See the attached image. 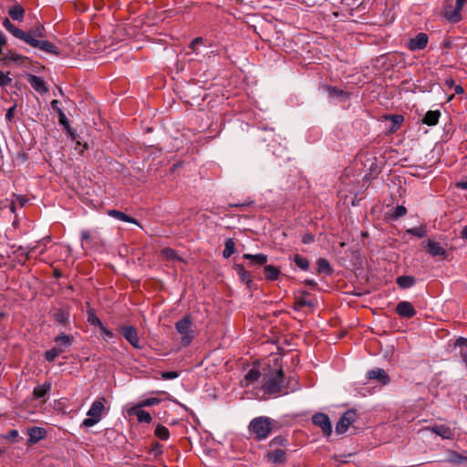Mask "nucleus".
<instances>
[{
  "instance_id": "f257e3e1",
  "label": "nucleus",
  "mask_w": 467,
  "mask_h": 467,
  "mask_svg": "<svg viewBox=\"0 0 467 467\" xmlns=\"http://www.w3.org/2000/svg\"><path fill=\"white\" fill-rule=\"evenodd\" d=\"M285 373L282 368L271 371L264 377L262 389L267 395H285L298 388V382L289 379L286 385H284Z\"/></svg>"
},
{
  "instance_id": "f03ea898",
  "label": "nucleus",
  "mask_w": 467,
  "mask_h": 467,
  "mask_svg": "<svg viewBox=\"0 0 467 467\" xmlns=\"http://www.w3.org/2000/svg\"><path fill=\"white\" fill-rule=\"evenodd\" d=\"M3 26L5 28L10 32L15 37L25 41L29 46L38 48L42 51H45L49 54H53L56 56H60V49L55 46L53 43L47 40H33L29 37L28 35H26V32L22 29L17 28L15 25H13L8 18H5L3 21Z\"/></svg>"
},
{
  "instance_id": "7ed1b4c3",
  "label": "nucleus",
  "mask_w": 467,
  "mask_h": 467,
  "mask_svg": "<svg viewBox=\"0 0 467 467\" xmlns=\"http://www.w3.org/2000/svg\"><path fill=\"white\" fill-rule=\"evenodd\" d=\"M273 430V420L268 417L260 416L251 420L249 431L254 435V439L262 441L266 439Z\"/></svg>"
},
{
  "instance_id": "20e7f679",
  "label": "nucleus",
  "mask_w": 467,
  "mask_h": 467,
  "mask_svg": "<svg viewBox=\"0 0 467 467\" xmlns=\"http://www.w3.org/2000/svg\"><path fill=\"white\" fill-rule=\"evenodd\" d=\"M192 327V317L190 315L184 316L175 323V328L181 334V342L183 347L189 346L194 338Z\"/></svg>"
},
{
  "instance_id": "39448f33",
  "label": "nucleus",
  "mask_w": 467,
  "mask_h": 467,
  "mask_svg": "<svg viewBox=\"0 0 467 467\" xmlns=\"http://www.w3.org/2000/svg\"><path fill=\"white\" fill-rule=\"evenodd\" d=\"M105 399L102 398L100 400H95L92 404L88 411L87 412V415L88 418H86L82 423V427H92L95 424H97L102 417V413L105 410L104 406Z\"/></svg>"
},
{
  "instance_id": "423d86ee",
  "label": "nucleus",
  "mask_w": 467,
  "mask_h": 467,
  "mask_svg": "<svg viewBox=\"0 0 467 467\" xmlns=\"http://www.w3.org/2000/svg\"><path fill=\"white\" fill-rule=\"evenodd\" d=\"M358 418V411L355 409L348 410L336 424V432L337 434L345 433L349 426L353 424Z\"/></svg>"
},
{
  "instance_id": "0eeeda50",
  "label": "nucleus",
  "mask_w": 467,
  "mask_h": 467,
  "mask_svg": "<svg viewBox=\"0 0 467 467\" xmlns=\"http://www.w3.org/2000/svg\"><path fill=\"white\" fill-rule=\"evenodd\" d=\"M122 337L136 349H141L138 330L134 326H120L119 327Z\"/></svg>"
},
{
  "instance_id": "6e6552de",
  "label": "nucleus",
  "mask_w": 467,
  "mask_h": 467,
  "mask_svg": "<svg viewBox=\"0 0 467 467\" xmlns=\"http://www.w3.org/2000/svg\"><path fill=\"white\" fill-rule=\"evenodd\" d=\"M313 424L321 428L323 434L328 437L332 433V425L328 416L325 413L317 412L312 417Z\"/></svg>"
},
{
  "instance_id": "1a4fd4ad",
  "label": "nucleus",
  "mask_w": 467,
  "mask_h": 467,
  "mask_svg": "<svg viewBox=\"0 0 467 467\" xmlns=\"http://www.w3.org/2000/svg\"><path fill=\"white\" fill-rule=\"evenodd\" d=\"M88 318L87 321L89 325L98 327L102 335H104L107 338H113L115 334L108 329L101 320L96 316L95 310L93 308H89L87 311Z\"/></svg>"
},
{
  "instance_id": "9d476101",
  "label": "nucleus",
  "mask_w": 467,
  "mask_h": 467,
  "mask_svg": "<svg viewBox=\"0 0 467 467\" xmlns=\"http://www.w3.org/2000/svg\"><path fill=\"white\" fill-rule=\"evenodd\" d=\"M454 12H456V4L453 5V0H445L442 7V15L451 23H457L462 19L461 10H457V16H452Z\"/></svg>"
},
{
  "instance_id": "9b49d317",
  "label": "nucleus",
  "mask_w": 467,
  "mask_h": 467,
  "mask_svg": "<svg viewBox=\"0 0 467 467\" xmlns=\"http://www.w3.org/2000/svg\"><path fill=\"white\" fill-rule=\"evenodd\" d=\"M429 37L425 33H419L415 37L410 39L406 47L410 51L422 50L427 47Z\"/></svg>"
},
{
  "instance_id": "f8f14e48",
  "label": "nucleus",
  "mask_w": 467,
  "mask_h": 467,
  "mask_svg": "<svg viewBox=\"0 0 467 467\" xmlns=\"http://www.w3.org/2000/svg\"><path fill=\"white\" fill-rule=\"evenodd\" d=\"M54 342L56 344L55 348L61 349L62 354L72 346L74 337L62 332L54 337Z\"/></svg>"
},
{
  "instance_id": "ddd939ff",
  "label": "nucleus",
  "mask_w": 467,
  "mask_h": 467,
  "mask_svg": "<svg viewBox=\"0 0 467 467\" xmlns=\"http://www.w3.org/2000/svg\"><path fill=\"white\" fill-rule=\"evenodd\" d=\"M27 434L29 438L26 441V446L31 447L44 439L47 435V431L41 427H32L27 430Z\"/></svg>"
},
{
  "instance_id": "4468645a",
  "label": "nucleus",
  "mask_w": 467,
  "mask_h": 467,
  "mask_svg": "<svg viewBox=\"0 0 467 467\" xmlns=\"http://www.w3.org/2000/svg\"><path fill=\"white\" fill-rule=\"evenodd\" d=\"M395 311L400 317L406 318H411L416 315L414 306L408 301H401L398 303Z\"/></svg>"
},
{
  "instance_id": "2eb2a0df",
  "label": "nucleus",
  "mask_w": 467,
  "mask_h": 467,
  "mask_svg": "<svg viewBox=\"0 0 467 467\" xmlns=\"http://www.w3.org/2000/svg\"><path fill=\"white\" fill-rule=\"evenodd\" d=\"M367 378L368 379H376L383 386L389 384L390 381L389 376L387 372L383 368H379L368 370L367 372Z\"/></svg>"
},
{
  "instance_id": "dca6fc26",
  "label": "nucleus",
  "mask_w": 467,
  "mask_h": 467,
  "mask_svg": "<svg viewBox=\"0 0 467 467\" xmlns=\"http://www.w3.org/2000/svg\"><path fill=\"white\" fill-rule=\"evenodd\" d=\"M2 60L5 65H8L10 62H15L18 65H25L29 62V58L27 57L16 54L13 51L6 52Z\"/></svg>"
},
{
  "instance_id": "f3484780",
  "label": "nucleus",
  "mask_w": 467,
  "mask_h": 467,
  "mask_svg": "<svg viewBox=\"0 0 467 467\" xmlns=\"http://www.w3.org/2000/svg\"><path fill=\"white\" fill-rule=\"evenodd\" d=\"M53 320L55 323L58 325H62L63 327H67L69 324V317L70 313L68 309L66 308H57L52 315Z\"/></svg>"
},
{
  "instance_id": "a211bd4d",
  "label": "nucleus",
  "mask_w": 467,
  "mask_h": 467,
  "mask_svg": "<svg viewBox=\"0 0 467 467\" xmlns=\"http://www.w3.org/2000/svg\"><path fill=\"white\" fill-rule=\"evenodd\" d=\"M430 430L436 435L441 436L443 439L451 440L454 437V431L449 426L444 424L434 425L430 427Z\"/></svg>"
},
{
  "instance_id": "6ab92c4d",
  "label": "nucleus",
  "mask_w": 467,
  "mask_h": 467,
  "mask_svg": "<svg viewBox=\"0 0 467 467\" xmlns=\"http://www.w3.org/2000/svg\"><path fill=\"white\" fill-rule=\"evenodd\" d=\"M27 80L31 87L40 94L48 91V88H47L46 83L42 78L35 75H28Z\"/></svg>"
},
{
  "instance_id": "aec40b11",
  "label": "nucleus",
  "mask_w": 467,
  "mask_h": 467,
  "mask_svg": "<svg viewBox=\"0 0 467 467\" xmlns=\"http://www.w3.org/2000/svg\"><path fill=\"white\" fill-rule=\"evenodd\" d=\"M427 252L431 256H445L446 250L440 244V243L429 240L426 244Z\"/></svg>"
},
{
  "instance_id": "412c9836",
  "label": "nucleus",
  "mask_w": 467,
  "mask_h": 467,
  "mask_svg": "<svg viewBox=\"0 0 467 467\" xmlns=\"http://www.w3.org/2000/svg\"><path fill=\"white\" fill-rule=\"evenodd\" d=\"M243 258L245 260H249V265H258V266L264 265L265 266L268 261L267 255L264 254H244L243 255Z\"/></svg>"
},
{
  "instance_id": "4be33fe9",
  "label": "nucleus",
  "mask_w": 467,
  "mask_h": 467,
  "mask_svg": "<svg viewBox=\"0 0 467 467\" xmlns=\"http://www.w3.org/2000/svg\"><path fill=\"white\" fill-rule=\"evenodd\" d=\"M52 384L50 381H46L42 385L36 386L33 390V397L36 400L44 399L46 400V397L51 390Z\"/></svg>"
},
{
  "instance_id": "5701e85b",
  "label": "nucleus",
  "mask_w": 467,
  "mask_h": 467,
  "mask_svg": "<svg viewBox=\"0 0 467 467\" xmlns=\"http://www.w3.org/2000/svg\"><path fill=\"white\" fill-rule=\"evenodd\" d=\"M323 88L328 93L330 98H340L342 100H346L350 97L349 92L339 89L337 87L326 85Z\"/></svg>"
},
{
  "instance_id": "b1692460",
  "label": "nucleus",
  "mask_w": 467,
  "mask_h": 467,
  "mask_svg": "<svg viewBox=\"0 0 467 467\" xmlns=\"http://www.w3.org/2000/svg\"><path fill=\"white\" fill-rule=\"evenodd\" d=\"M267 458L269 461H271L275 464H281L284 463L286 460V454L285 451L281 449H275L273 451H270L267 453Z\"/></svg>"
},
{
  "instance_id": "393cba45",
  "label": "nucleus",
  "mask_w": 467,
  "mask_h": 467,
  "mask_svg": "<svg viewBox=\"0 0 467 467\" xmlns=\"http://www.w3.org/2000/svg\"><path fill=\"white\" fill-rule=\"evenodd\" d=\"M107 213L109 216H111V217H113V218H115L117 220H119V221H122V222H126V223H134V224H139L138 221L135 218L126 214L125 213H123L121 211H119V210H109L107 212Z\"/></svg>"
},
{
  "instance_id": "a878e982",
  "label": "nucleus",
  "mask_w": 467,
  "mask_h": 467,
  "mask_svg": "<svg viewBox=\"0 0 467 467\" xmlns=\"http://www.w3.org/2000/svg\"><path fill=\"white\" fill-rule=\"evenodd\" d=\"M334 270L330 265L329 262L326 258H319L317 261V274H325L327 275H331Z\"/></svg>"
},
{
  "instance_id": "bb28decb",
  "label": "nucleus",
  "mask_w": 467,
  "mask_h": 467,
  "mask_svg": "<svg viewBox=\"0 0 467 467\" xmlns=\"http://www.w3.org/2000/svg\"><path fill=\"white\" fill-rule=\"evenodd\" d=\"M160 254L163 259H165L168 262L182 261V258L178 255L177 252L171 247H165L161 249Z\"/></svg>"
},
{
  "instance_id": "cd10ccee",
  "label": "nucleus",
  "mask_w": 467,
  "mask_h": 467,
  "mask_svg": "<svg viewBox=\"0 0 467 467\" xmlns=\"http://www.w3.org/2000/svg\"><path fill=\"white\" fill-rule=\"evenodd\" d=\"M280 274L279 268L275 265H265L264 267L265 278L268 281L277 280Z\"/></svg>"
},
{
  "instance_id": "c85d7f7f",
  "label": "nucleus",
  "mask_w": 467,
  "mask_h": 467,
  "mask_svg": "<svg viewBox=\"0 0 467 467\" xmlns=\"http://www.w3.org/2000/svg\"><path fill=\"white\" fill-rule=\"evenodd\" d=\"M441 117L440 110H429L422 119V123L428 126H434L438 123Z\"/></svg>"
},
{
  "instance_id": "c756f323",
  "label": "nucleus",
  "mask_w": 467,
  "mask_h": 467,
  "mask_svg": "<svg viewBox=\"0 0 467 467\" xmlns=\"http://www.w3.org/2000/svg\"><path fill=\"white\" fill-rule=\"evenodd\" d=\"M8 15L14 20L22 21L25 15V9L20 5H15L9 8Z\"/></svg>"
},
{
  "instance_id": "7c9ffc66",
  "label": "nucleus",
  "mask_w": 467,
  "mask_h": 467,
  "mask_svg": "<svg viewBox=\"0 0 467 467\" xmlns=\"http://www.w3.org/2000/svg\"><path fill=\"white\" fill-rule=\"evenodd\" d=\"M400 288L407 289L415 285V278L411 275H400L396 280Z\"/></svg>"
},
{
  "instance_id": "2f4dec72",
  "label": "nucleus",
  "mask_w": 467,
  "mask_h": 467,
  "mask_svg": "<svg viewBox=\"0 0 467 467\" xmlns=\"http://www.w3.org/2000/svg\"><path fill=\"white\" fill-rule=\"evenodd\" d=\"M235 243L233 238H228L224 243V250L223 251V256L224 258L231 257L235 253Z\"/></svg>"
},
{
  "instance_id": "473e14b6",
  "label": "nucleus",
  "mask_w": 467,
  "mask_h": 467,
  "mask_svg": "<svg viewBox=\"0 0 467 467\" xmlns=\"http://www.w3.org/2000/svg\"><path fill=\"white\" fill-rule=\"evenodd\" d=\"M154 435L162 441H167L170 438V431L167 427L159 423L155 428Z\"/></svg>"
},
{
  "instance_id": "72a5a7b5",
  "label": "nucleus",
  "mask_w": 467,
  "mask_h": 467,
  "mask_svg": "<svg viewBox=\"0 0 467 467\" xmlns=\"http://www.w3.org/2000/svg\"><path fill=\"white\" fill-rule=\"evenodd\" d=\"M261 377V373L256 368L250 369L244 376L245 386L257 381Z\"/></svg>"
},
{
  "instance_id": "f704fd0d",
  "label": "nucleus",
  "mask_w": 467,
  "mask_h": 467,
  "mask_svg": "<svg viewBox=\"0 0 467 467\" xmlns=\"http://www.w3.org/2000/svg\"><path fill=\"white\" fill-rule=\"evenodd\" d=\"M294 262L296 265V266L303 271H307L309 269V260L298 254H295Z\"/></svg>"
},
{
  "instance_id": "c9c22d12",
  "label": "nucleus",
  "mask_w": 467,
  "mask_h": 467,
  "mask_svg": "<svg viewBox=\"0 0 467 467\" xmlns=\"http://www.w3.org/2000/svg\"><path fill=\"white\" fill-rule=\"evenodd\" d=\"M45 27L43 26H37L31 28L28 32H26V35H28L29 37L33 40H37L36 37H44L45 36Z\"/></svg>"
},
{
  "instance_id": "e433bc0d",
  "label": "nucleus",
  "mask_w": 467,
  "mask_h": 467,
  "mask_svg": "<svg viewBox=\"0 0 467 467\" xmlns=\"http://www.w3.org/2000/svg\"><path fill=\"white\" fill-rule=\"evenodd\" d=\"M406 232L408 234L416 236L418 238H423L427 235V229H426V226H424V225L407 229Z\"/></svg>"
},
{
  "instance_id": "4c0bfd02",
  "label": "nucleus",
  "mask_w": 467,
  "mask_h": 467,
  "mask_svg": "<svg viewBox=\"0 0 467 467\" xmlns=\"http://www.w3.org/2000/svg\"><path fill=\"white\" fill-rule=\"evenodd\" d=\"M59 355H61V349L56 348L55 347L45 351L43 354L44 358L48 362L54 361Z\"/></svg>"
},
{
  "instance_id": "58836bf2",
  "label": "nucleus",
  "mask_w": 467,
  "mask_h": 467,
  "mask_svg": "<svg viewBox=\"0 0 467 467\" xmlns=\"http://www.w3.org/2000/svg\"><path fill=\"white\" fill-rule=\"evenodd\" d=\"M387 119H389L391 120V131H396L404 120L403 116L400 114L388 116Z\"/></svg>"
},
{
  "instance_id": "ea45409f",
  "label": "nucleus",
  "mask_w": 467,
  "mask_h": 467,
  "mask_svg": "<svg viewBox=\"0 0 467 467\" xmlns=\"http://www.w3.org/2000/svg\"><path fill=\"white\" fill-rule=\"evenodd\" d=\"M407 213V209L405 206L403 205H397L395 208H394V211L389 214V218L391 220H398L399 218L406 215Z\"/></svg>"
},
{
  "instance_id": "a19ab883",
  "label": "nucleus",
  "mask_w": 467,
  "mask_h": 467,
  "mask_svg": "<svg viewBox=\"0 0 467 467\" xmlns=\"http://www.w3.org/2000/svg\"><path fill=\"white\" fill-rule=\"evenodd\" d=\"M136 416L139 422L150 423L152 420L151 415L144 410H139Z\"/></svg>"
},
{
  "instance_id": "79ce46f5",
  "label": "nucleus",
  "mask_w": 467,
  "mask_h": 467,
  "mask_svg": "<svg viewBox=\"0 0 467 467\" xmlns=\"http://www.w3.org/2000/svg\"><path fill=\"white\" fill-rule=\"evenodd\" d=\"M313 306H314L313 303H311L310 301H307L304 297H299L296 300V302L294 304V309L296 311H299L305 306L312 307Z\"/></svg>"
},
{
  "instance_id": "37998d69",
  "label": "nucleus",
  "mask_w": 467,
  "mask_h": 467,
  "mask_svg": "<svg viewBox=\"0 0 467 467\" xmlns=\"http://www.w3.org/2000/svg\"><path fill=\"white\" fill-rule=\"evenodd\" d=\"M4 439L11 442H18L22 438L19 437L17 430H10L6 434L4 435Z\"/></svg>"
},
{
  "instance_id": "c03bdc74",
  "label": "nucleus",
  "mask_w": 467,
  "mask_h": 467,
  "mask_svg": "<svg viewBox=\"0 0 467 467\" xmlns=\"http://www.w3.org/2000/svg\"><path fill=\"white\" fill-rule=\"evenodd\" d=\"M37 244L35 245H26V246H18V250H23V254H25V261L29 260L31 254L36 251Z\"/></svg>"
},
{
  "instance_id": "a18cd8bd",
  "label": "nucleus",
  "mask_w": 467,
  "mask_h": 467,
  "mask_svg": "<svg viewBox=\"0 0 467 467\" xmlns=\"http://www.w3.org/2000/svg\"><path fill=\"white\" fill-rule=\"evenodd\" d=\"M58 122L60 125L63 126V128L66 130H69V121L67 119V118L66 117L65 113L63 112V110H58Z\"/></svg>"
},
{
  "instance_id": "49530a36",
  "label": "nucleus",
  "mask_w": 467,
  "mask_h": 467,
  "mask_svg": "<svg viewBox=\"0 0 467 467\" xmlns=\"http://www.w3.org/2000/svg\"><path fill=\"white\" fill-rule=\"evenodd\" d=\"M239 278L242 282L245 283L248 287L251 286V284L253 283V278L251 276L250 272L245 270L244 272L239 275Z\"/></svg>"
},
{
  "instance_id": "de8ad7c7",
  "label": "nucleus",
  "mask_w": 467,
  "mask_h": 467,
  "mask_svg": "<svg viewBox=\"0 0 467 467\" xmlns=\"http://www.w3.org/2000/svg\"><path fill=\"white\" fill-rule=\"evenodd\" d=\"M12 82L11 78H9L8 74H5L0 70V86L6 87Z\"/></svg>"
},
{
  "instance_id": "09e8293b",
  "label": "nucleus",
  "mask_w": 467,
  "mask_h": 467,
  "mask_svg": "<svg viewBox=\"0 0 467 467\" xmlns=\"http://www.w3.org/2000/svg\"><path fill=\"white\" fill-rule=\"evenodd\" d=\"M162 447L163 446L160 442H153L150 452L153 453L154 456L160 455L162 453Z\"/></svg>"
},
{
  "instance_id": "8fccbe9b",
  "label": "nucleus",
  "mask_w": 467,
  "mask_h": 467,
  "mask_svg": "<svg viewBox=\"0 0 467 467\" xmlns=\"http://www.w3.org/2000/svg\"><path fill=\"white\" fill-rule=\"evenodd\" d=\"M287 442V440L283 437V436H277V437H275L271 441H270V445L273 446V445H280V446H285Z\"/></svg>"
},
{
  "instance_id": "3c124183",
  "label": "nucleus",
  "mask_w": 467,
  "mask_h": 467,
  "mask_svg": "<svg viewBox=\"0 0 467 467\" xmlns=\"http://www.w3.org/2000/svg\"><path fill=\"white\" fill-rule=\"evenodd\" d=\"M179 373L177 371H164L161 372V379L164 380L173 379L178 378Z\"/></svg>"
},
{
  "instance_id": "603ef678",
  "label": "nucleus",
  "mask_w": 467,
  "mask_h": 467,
  "mask_svg": "<svg viewBox=\"0 0 467 467\" xmlns=\"http://www.w3.org/2000/svg\"><path fill=\"white\" fill-rule=\"evenodd\" d=\"M302 242L305 244H309L315 242V235L311 233H306L302 237Z\"/></svg>"
},
{
  "instance_id": "864d4df0",
  "label": "nucleus",
  "mask_w": 467,
  "mask_h": 467,
  "mask_svg": "<svg viewBox=\"0 0 467 467\" xmlns=\"http://www.w3.org/2000/svg\"><path fill=\"white\" fill-rule=\"evenodd\" d=\"M160 403V399L158 398H148L146 400H144L140 406H152V405H155V404H158Z\"/></svg>"
},
{
  "instance_id": "5fc2aeb1",
  "label": "nucleus",
  "mask_w": 467,
  "mask_h": 467,
  "mask_svg": "<svg viewBox=\"0 0 467 467\" xmlns=\"http://www.w3.org/2000/svg\"><path fill=\"white\" fill-rule=\"evenodd\" d=\"M204 43V40L202 37L199 36V37H195L194 39H192V41L190 43V46L189 47L192 50V51H195L196 49V47L198 44H203Z\"/></svg>"
},
{
  "instance_id": "6e6d98bb",
  "label": "nucleus",
  "mask_w": 467,
  "mask_h": 467,
  "mask_svg": "<svg viewBox=\"0 0 467 467\" xmlns=\"http://www.w3.org/2000/svg\"><path fill=\"white\" fill-rule=\"evenodd\" d=\"M91 241V234L88 231L84 230L81 232V242L82 245H84V243H89Z\"/></svg>"
},
{
  "instance_id": "4d7b16f0",
  "label": "nucleus",
  "mask_w": 467,
  "mask_h": 467,
  "mask_svg": "<svg viewBox=\"0 0 467 467\" xmlns=\"http://www.w3.org/2000/svg\"><path fill=\"white\" fill-rule=\"evenodd\" d=\"M15 110H16V105H15V106H13V107H11V108L7 110V112H6V114H5V119H6V120H8V121H12V120H13V119H14V115H15Z\"/></svg>"
},
{
  "instance_id": "13d9d810",
  "label": "nucleus",
  "mask_w": 467,
  "mask_h": 467,
  "mask_svg": "<svg viewBox=\"0 0 467 467\" xmlns=\"http://www.w3.org/2000/svg\"><path fill=\"white\" fill-rule=\"evenodd\" d=\"M466 0H456V12L452 14V16H457V10H462Z\"/></svg>"
},
{
  "instance_id": "bf43d9fd",
  "label": "nucleus",
  "mask_w": 467,
  "mask_h": 467,
  "mask_svg": "<svg viewBox=\"0 0 467 467\" xmlns=\"http://www.w3.org/2000/svg\"><path fill=\"white\" fill-rule=\"evenodd\" d=\"M304 283L310 286L312 289H316L317 287V283L313 279H306Z\"/></svg>"
},
{
  "instance_id": "052dcab7",
  "label": "nucleus",
  "mask_w": 467,
  "mask_h": 467,
  "mask_svg": "<svg viewBox=\"0 0 467 467\" xmlns=\"http://www.w3.org/2000/svg\"><path fill=\"white\" fill-rule=\"evenodd\" d=\"M59 101L57 99H54L51 101V108L58 114V110H62L59 108Z\"/></svg>"
},
{
  "instance_id": "680f3d73",
  "label": "nucleus",
  "mask_w": 467,
  "mask_h": 467,
  "mask_svg": "<svg viewBox=\"0 0 467 467\" xmlns=\"http://www.w3.org/2000/svg\"><path fill=\"white\" fill-rule=\"evenodd\" d=\"M234 270L236 271L237 275H239L240 274H242L243 272L245 271V268L243 265L241 264H236L234 265Z\"/></svg>"
},
{
  "instance_id": "e2e57ef3",
  "label": "nucleus",
  "mask_w": 467,
  "mask_h": 467,
  "mask_svg": "<svg viewBox=\"0 0 467 467\" xmlns=\"http://www.w3.org/2000/svg\"><path fill=\"white\" fill-rule=\"evenodd\" d=\"M456 187L458 189L467 190V181H462L456 182Z\"/></svg>"
},
{
  "instance_id": "0e129e2a",
  "label": "nucleus",
  "mask_w": 467,
  "mask_h": 467,
  "mask_svg": "<svg viewBox=\"0 0 467 467\" xmlns=\"http://www.w3.org/2000/svg\"><path fill=\"white\" fill-rule=\"evenodd\" d=\"M444 85L451 88L455 86V82L451 78H450L445 79Z\"/></svg>"
},
{
  "instance_id": "69168bd1",
  "label": "nucleus",
  "mask_w": 467,
  "mask_h": 467,
  "mask_svg": "<svg viewBox=\"0 0 467 467\" xmlns=\"http://www.w3.org/2000/svg\"><path fill=\"white\" fill-rule=\"evenodd\" d=\"M454 91H455V94H462L464 92V89L461 85H455Z\"/></svg>"
},
{
  "instance_id": "338daca9",
  "label": "nucleus",
  "mask_w": 467,
  "mask_h": 467,
  "mask_svg": "<svg viewBox=\"0 0 467 467\" xmlns=\"http://www.w3.org/2000/svg\"><path fill=\"white\" fill-rule=\"evenodd\" d=\"M17 201H18L20 206H22V207L25 206V204L27 202V199L25 197H22V196H18Z\"/></svg>"
},
{
  "instance_id": "774afa93",
  "label": "nucleus",
  "mask_w": 467,
  "mask_h": 467,
  "mask_svg": "<svg viewBox=\"0 0 467 467\" xmlns=\"http://www.w3.org/2000/svg\"><path fill=\"white\" fill-rule=\"evenodd\" d=\"M461 237L467 241V225L462 229Z\"/></svg>"
}]
</instances>
